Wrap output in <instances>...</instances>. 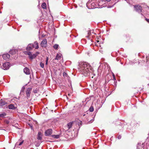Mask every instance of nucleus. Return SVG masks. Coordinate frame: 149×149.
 <instances>
[{"label":"nucleus","mask_w":149,"mask_h":149,"mask_svg":"<svg viewBox=\"0 0 149 149\" xmlns=\"http://www.w3.org/2000/svg\"><path fill=\"white\" fill-rule=\"evenodd\" d=\"M78 69L82 74L85 76H91L93 74L95 76V74L91 69L89 65L86 62H81L79 64Z\"/></svg>","instance_id":"1"},{"label":"nucleus","mask_w":149,"mask_h":149,"mask_svg":"<svg viewBox=\"0 0 149 149\" xmlns=\"http://www.w3.org/2000/svg\"><path fill=\"white\" fill-rule=\"evenodd\" d=\"M87 7L89 9H93L97 8L96 3L95 4L92 1L89 0L86 3Z\"/></svg>","instance_id":"2"},{"label":"nucleus","mask_w":149,"mask_h":149,"mask_svg":"<svg viewBox=\"0 0 149 149\" xmlns=\"http://www.w3.org/2000/svg\"><path fill=\"white\" fill-rule=\"evenodd\" d=\"M105 3V2L104 1L102 0H98L97 3H96L97 8H102L104 7V5Z\"/></svg>","instance_id":"3"},{"label":"nucleus","mask_w":149,"mask_h":149,"mask_svg":"<svg viewBox=\"0 0 149 149\" xmlns=\"http://www.w3.org/2000/svg\"><path fill=\"white\" fill-rule=\"evenodd\" d=\"M10 63L9 62L5 63L3 64V66L2 68L4 70H7L10 67Z\"/></svg>","instance_id":"4"},{"label":"nucleus","mask_w":149,"mask_h":149,"mask_svg":"<svg viewBox=\"0 0 149 149\" xmlns=\"http://www.w3.org/2000/svg\"><path fill=\"white\" fill-rule=\"evenodd\" d=\"M32 89V88H28L26 89L25 92L26 95V97L27 99H28L30 97Z\"/></svg>","instance_id":"5"},{"label":"nucleus","mask_w":149,"mask_h":149,"mask_svg":"<svg viewBox=\"0 0 149 149\" xmlns=\"http://www.w3.org/2000/svg\"><path fill=\"white\" fill-rule=\"evenodd\" d=\"M135 9L136 11L139 13H141L142 10V7L139 5H136L134 6Z\"/></svg>","instance_id":"6"},{"label":"nucleus","mask_w":149,"mask_h":149,"mask_svg":"<svg viewBox=\"0 0 149 149\" xmlns=\"http://www.w3.org/2000/svg\"><path fill=\"white\" fill-rule=\"evenodd\" d=\"M144 144L143 143H138L137 146V149H142L143 148L144 149Z\"/></svg>","instance_id":"7"},{"label":"nucleus","mask_w":149,"mask_h":149,"mask_svg":"<svg viewBox=\"0 0 149 149\" xmlns=\"http://www.w3.org/2000/svg\"><path fill=\"white\" fill-rule=\"evenodd\" d=\"M34 47V45L33 44H29L26 47V50L28 51H30L32 50Z\"/></svg>","instance_id":"8"},{"label":"nucleus","mask_w":149,"mask_h":149,"mask_svg":"<svg viewBox=\"0 0 149 149\" xmlns=\"http://www.w3.org/2000/svg\"><path fill=\"white\" fill-rule=\"evenodd\" d=\"M52 130L51 129H48L45 132V135L46 136H49L52 134Z\"/></svg>","instance_id":"9"},{"label":"nucleus","mask_w":149,"mask_h":149,"mask_svg":"<svg viewBox=\"0 0 149 149\" xmlns=\"http://www.w3.org/2000/svg\"><path fill=\"white\" fill-rule=\"evenodd\" d=\"M47 43V41L46 39L43 40L41 42L40 45L42 47H46Z\"/></svg>","instance_id":"10"},{"label":"nucleus","mask_w":149,"mask_h":149,"mask_svg":"<svg viewBox=\"0 0 149 149\" xmlns=\"http://www.w3.org/2000/svg\"><path fill=\"white\" fill-rule=\"evenodd\" d=\"M10 55L9 54H4L3 55V58L5 60H8L10 58Z\"/></svg>","instance_id":"11"},{"label":"nucleus","mask_w":149,"mask_h":149,"mask_svg":"<svg viewBox=\"0 0 149 149\" xmlns=\"http://www.w3.org/2000/svg\"><path fill=\"white\" fill-rule=\"evenodd\" d=\"M24 72L26 74H30L29 70L27 67L24 69Z\"/></svg>","instance_id":"12"},{"label":"nucleus","mask_w":149,"mask_h":149,"mask_svg":"<svg viewBox=\"0 0 149 149\" xmlns=\"http://www.w3.org/2000/svg\"><path fill=\"white\" fill-rule=\"evenodd\" d=\"M42 133L41 132H39L37 136V139L38 140H41L42 139Z\"/></svg>","instance_id":"13"},{"label":"nucleus","mask_w":149,"mask_h":149,"mask_svg":"<svg viewBox=\"0 0 149 149\" xmlns=\"http://www.w3.org/2000/svg\"><path fill=\"white\" fill-rule=\"evenodd\" d=\"M61 54L60 53H58L56 56L55 58L56 60H60L61 58Z\"/></svg>","instance_id":"14"},{"label":"nucleus","mask_w":149,"mask_h":149,"mask_svg":"<svg viewBox=\"0 0 149 149\" xmlns=\"http://www.w3.org/2000/svg\"><path fill=\"white\" fill-rule=\"evenodd\" d=\"M8 107V108L10 109H15V108L14 107V105L12 104H10L9 105Z\"/></svg>","instance_id":"15"},{"label":"nucleus","mask_w":149,"mask_h":149,"mask_svg":"<svg viewBox=\"0 0 149 149\" xmlns=\"http://www.w3.org/2000/svg\"><path fill=\"white\" fill-rule=\"evenodd\" d=\"M35 45H34L35 48L36 49H37L39 48V46L38 45V43L37 41H35L34 42Z\"/></svg>","instance_id":"16"},{"label":"nucleus","mask_w":149,"mask_h":149,"mask_svg":"<svg viewBox=\"0 0 149 149\" xmlns=\"http://www.w3.org/2000/svg\"><path fill=\"white\" fill-rule=\"evenodd\" d=\"M6 115V113L5 112H2L0 114V117L4 118Z\"/></svg>","instance_id":"17"},{"label":"nucleus","mask_w":149,"mask_h":149,"mask_svg":"<svg viewBox=\"0 0 149 149\" xmlns=\"http://www.w3.org/2000/svg\"><path fill=\"white\" fill-rule=\"evenodd\" d=\"M72 122H70L67 124V125L68 129H70L72 127Z\"/></svg>","instance_id":"18"},{"label":"nucleus","mask_w":149,"mask_h":149,"mask_svg":"<svg viewBox=\"0 0 149 149\" xmlns=\"http://www.w3.org/2000/svg\"><path fill=\"white\" fill-rule=\"evenodd\" d=\"M9 53L10 54L12 55L15 54V50L14 49L11 50L9 52Z\"/></svg>","instance_id":"19"},{"label":"nucleus","mask_w":149,"mask_h":149,"mask_svg":"<svg viewBox=\"0 0 149 149\" xmlns=\"http://www.w3.org/2000/svg\"><path fill=\"white\" fill-rule=\"evenodd\" d=\"M6 104V102L4 101H3L1 99L0 101V104L1 105H4Z\"/></svg>","instance_id":"20"},{"label":"nucleus","mask_w":149,"mask_h":149,"mask_svg":"<svg viewBox=\"0 0 149 149\" xmlns=\"http://www.w3.org/2000/svg\"><path fill=\"white\" fill-rule=\"evenodd\" d=\"M43 9H46V4L45 3H43L41 5Z\"/></svg>","instance_id":"21"},{"label":"nucleus","mask_w":149,"mask_h":149,"mask_svg":"<svg viewBox=\"0 0 149 149\" xmlns=\"http://www.w3.org/2000/svg\"><path fill=\"white\" fill-rule=\"evenodd\" d=\"M19 141H20L19 143L18 142H17L16 143V144L17 145H18V146H20L24 142V140H22L21 142H20V140H19Z\"/></svg>","instance_id":"22"},{"label":"nucleus","mask_w":149,"mask_h":149,"mask_svg":"<svg viewBox=\"0 0 149 149\" xmlns=\"http://www.w3.org/2000/svg\"><path fill=\"white\" fill-rule=\"evenodd\" d=\"M59 45L58 44H55L53 46L54 48L55 49H57Z\"/></svg>","instance_id":"23"},{"label":"nucleus","mask_w":149,"mask_h":149,"mask_svg":"<svg viewBox=\"0 0 149 149\" xmlns=\"http://www.w3.org/2000/svg\"><path fill=\"white\" fill-rule=\"evenodd\" d=\"M37 55L35 54H32L31 56L30 57V58L31 59H33L35 58L36 56Z\"/></svg>","instance_id":"24"},{"label":"nucleus","mask_w":149,"mask_h":149,"mask_svg":"<svg viewBox=\"0 0 149 149\" xmlns=\"http://www.w3.org/2000/svg\"><path fill=\"white\" fill-rule=\"evenodd\" d=\"M52 136L56 139H58L59 137V136L58 135H54Z\"/></svg>","instance_id":"25"},{"label":"nucleus","mask_w":149,"mask_h":149,"mask_svg":"<svg viewBox=\"0 0 149 149\" xmlns=\"http://www.w3.org/2000/svg\"><path fill=\"white\" fill-rule=\"evenodd\" d=\"M89 110L90 112H93L94 110V108L93 106H91L89 109Z\"/></svg>","instance_id":"26"},{"label":"nucleus","mask_w":149,"mask_h":149,"mask_svg":"<svg viewBox=\"0 0 149 149\" xmlns=\"http://www.w3.org/2000/svg\"><path fill=\"white\" fill-rule=\"evenodd\" d=\"M27 53V54L29 55V57L30 58V57H31V56L32 54L30 52H28Z\"/></svg>","instance_id":"27"},{"label":"nucleus","mask_w":149,"mask_h":149,"mask_svg":"<svg viewBox=\"0 0 149 149\" xmlns=\"http://www.w3.org/2000/svg\"><path fill=\"white\" fill-rule=\"evenodd\" d=\"M40 66L42 68H43L44 67V64L42 62H41L40 64Z\"/></svg>","instance_id":"28"},{"label":"nucleus","mask_w":149,"mask_h":149,"mask_svg":"<svg viewBox=\"0 0 149 149\" xmlns=\"http://www.w3.org/2000/svg\"><path fill=\"white\" fill-rule=\"evenodd\" d=\"M63 75L64 77H67L68 76V75L66 73V72H63Z\"/></svg>","instance_id":"29"},{"label":"nucleus","mask_w":149,"mask_h":149,"mask_svg":"<svg viewBox=\"0 0 149 149\" xmlns=\"http://www.w3.org/2000/svg\"><path fill=\"white\" fill-rule=\"evenodd\" d=\"M5 123L7 124H8L10 122V121L8 120H5L4 121Z\"/></svg>","instance_id":"30"},{"label":"nucleus","mask_w":149,"mask_h":149,"mask_svg":"<svg viewBox=\"0 0 149 149\" xmlns=\"http://www.w3.org/2000/svg\"><path fill=\"white\" fill-rule=\"evenodd\" d=\"M25 89V87L24 86L23 87L22 89V90L21 91V92H24Z\"/></svg>","instance_id":"31"},{"label":"nucleus","mask_w":149,"mask_h":149,"mask_svg":"<svg viewBox=\"0 0 149 149\" xmlns=\"http://www.w3.org/2000/svg\"><path fill=\"white\" fill-rule=\"evenodd\" d=\"M91 34V31H89L88 32V36L90 35Z\"/></svg>","instance_id":"32"},{"label":"nucleus","mask_w":149,"mask_h":149,"mask_svg":"<svg viewBox=\"0 0 149 149\" xmlns=\"http://www.w3.org/2000/svg\"><path fill=\"white\" fill-rule=\"evenodd\" d=\"M121 138V136L120 135H119L118 136V139H120Z\"/></svg>","instance_id":"33"},{"label":"nucleus","mask_w":149,"mask_h":149,"mask_svg":"<svg viewBox=\"0 0 149 149\" xmlns=\"http://www.w3.org/2000/svg\"><path fill=\"white\" fill-rule=\"evenodd\" d=\"M94 121V119H92L89 122H90L89 123H92L93 121Z\"/></svg>","instance_id":"34"},{"label":"nucleus","mask_w":149,"mask_h":149,"mask_svg":"<svg viewBox=\"0 0 149 149\" xmlns=\"http://www.w3.org/2000/svg\"><path fill=\"white\" fill-rule=\"evenodd\" d=\"M146 20L148 23H149V19L146 18Z\"/></svg>","instance_id":"35"},{"label":"nucleus","mask_w":149,"mask_h":149,"mask_svg":"<svg viewBox=\"0 0 149 149\" xmlns=\"http://www.w3.org/2000/svg\"><path fill=\"white\" fill-rule=\"evenodd\" d=\"M48 61H46L45 65H47L48 64Z\"/></svg>","instance_id":"36"},{"label":"nucleus","mask_w":149,"mask_h":149,"mask_svg":"<svg viewBox=\"0 0 149 149\" xmlns=\"http://www.w3.org/2000/svg\"><path fill=\"white\" fill-rule=\"evenodd\" d=\"M79 122H80V125L79 124V125H81V123H82V122L81 121H80Z\"/></svg>","instance_id":"37"},{"label":"nucleus","mask_w":149,"mask_h":149,"mask_svg":"<svg viewBox=\"0 0 149 149\" xmlns=\"http://www.w3.org/2000/svg\"><path fill=\"white\" fill-rule=\"evenodd\" d=\"M48 61V57H47L46 58V61Z\"/></svg>","instance_id":"38"},{"label":"nucleus","mask_w":149,"mask_h":149,"mask_svg":"<svg viewBox=\"0 0 149 149\" xmlns=\"http://www.w3.org/2000/svg\"><path fill=\"white\" fill-rule=\"evenodd\" d=\"M105 1H107L108 2H109L110 1V0H105Z\"/></svg>","instance_id":"39"},{"label":"nucleus","mask_w":149,"mask_h":149,"mask_svg":"<svg viewBox=\"0 0 149 149\" xmlns=\"http://www.w3.org/2000/svg\"><path fill=\"white\" fill-rule=\"evenodd\" d=\"M34 93H36V91H35L34 92Z\"/></svg>","instance_id":"40"},{"label":"nucleus","mask_w":149,"mask_h":149,"mask_svg":"<svg viewBox=\"0 0 149 149\" xmlns=\"http://www.w3.org/2000/svg\"><path fill=\"white\" fill-rule=\"evenodd\" d=\"M111 7H108V8H111Z\"/></svg>","instance_id":"41"},{"label":"nucleus","mask_w":149,"mask_h":149,"mask_svg":"<svg viewBox=\"0 0 149 149\" xmlns=\"http://www.w3.org/2000/svg\"><path fill=\"white\" fill-rule=\"evenodd\" d=\"M141 14V15H143L142 13Z\"/></svg>","instance_id":"42"},{"label":"nucleus","mask_w":149,"mask_h":149,"mask_svg":"<svg viewBox=\"0 0 149 149\" xmlns=\"http://www.w3.org/2000/svg\"><path fill=\"white\" fill-rule=\"evenodd\" d=\"M1 65V64H0V66Z\"/></svg>","instance_id":"43"}]
</instances>
